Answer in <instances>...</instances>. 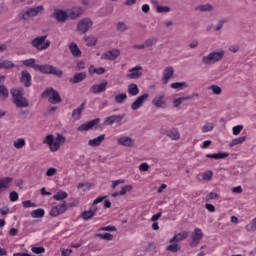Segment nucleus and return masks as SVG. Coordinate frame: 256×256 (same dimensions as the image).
Returning <instances> with one entry per match:
<instances>
[{
    "instance_id": "1",
    "label": "nucleus",
    "mask_w": 256,
    "mask_h": 256,
    "mask_svg": "<svg viewBox=\"0 0 256 256\" xmlns=\"http://www.w3.org/2000/svg\"><path fill=\"white\" fill-rule=\"evenodd\" d=\"M66 141L67 138L61 134H57L56 137L53 134H49L43 139V144L48 145L52 153H57L61 149V145H65Z\"/></svg>"
},
{
    "instance_id": "2",
    "label": "nucleus",
    "mask_w": 256,
    "mask_h": 256,
    "mask_svg": "<svg viewBox=\"0 0 256 256\" xmlns=\"http://www.w3.org/2000/svg\"><path fill=\"white\" fill-rule=\"evenodd\" d=\"M225 57V50L220 49L216 51L210 52L208 55L202 57L203 65H215V63H219Z\"/></svg>"
},
{
    "instance_id": "3",
    "label": "nucleus",
    "mask_w": 256,
    "mask_h": 256,
    "mask_svg": "<svg viewBox=\"0 0 256 256\" xmlns=\"http://www.w3.org/2000/svg\"><path fill=\"white\" fill-rule=\"evenodd\" d=\"M43 13H45V7L43 5H39L36 7H30L26 11H23L20 14V17L23 21H29V19L37 17L38 15H43Z\"/></svg>"
},
{
    "instance_id": "4",
    "label": "nucleus",
    "mask_w": 256,
    "mask_h": 256,
    "mask_svg": "<svg viewBox=\"0 0 256 256\" xmlns=\"http://www.w3.org/2000/svg\"><path fill=\"white\" fill-rule=\"evenodd\" d=\"M35 71H39V73H43L44 75H55V77H63V71L59 68L53 67V65L45 64L34 66Z\"/></svg>"
},
{
    "instance_id": "5",
    "label": "nucleus",
    "mask_w": 256,
    "mask_h": 256,
    "mask_svg": "<svg viewBox=\"0 0 256 256\" xmlns=\"http://www.w3.org/2000/svg\"><path fill=\"white\" fill-rule=\"evenodd\" d=\"M30 45L37 51H46L48 47H51V41L47 39L46 35L38 36L30 42Z\"/></svg>"
},
{
    "instance_id": "6",
    "label": "nucleus",
    "mask_w": 256,
    "mask_h": 256,
    "mask_svg": "<svg viewBox=\"0 0 256 256\" xmlns=\"http://www.w3.org/2000/svg\"><path fill=\"white\" fill-rule=\"evenodd\" d=\"M44 99H48L49 103L52 105H57L61 103V95L59 92L53 88H48L42 93Z\"/></svg>"
},
{
    "instance_id": "7",
    "label": "nucleus",
    "mask_w": 256,
    "mask_h": 256,
    "mask_svg": "<svg viewBox=\"0 0 256 256\" xmlns=\"http://www.w3.org/2000/svg\"><path fill=\"white\" fill-rule=\"evenodd\" d=\"M152 105L153 107H156V109H167V107H169V102L165 100V92L157 94L152 99Z\"/></svg>"
},
{
    "instance_id": "8",
    "label": "nucleus",
    "mask_w": 256,
    "mask_h": 256,
    "mask_svg": "<svg viewBox=\"0 0 256 256\" xmlns=\"http://www.w3.org/2000/svg\"><path fill=\"white\" fill-rule=\"evenodd\" d=\"M93 27V20L91 18H83L77 23L76 30L78 33L85 34Z\"/></svg>"
},
{
    "instance_id": "9",
    "label": "nucleus",
    "mask_w": 256,
    "mask_h": 256,
    "mask_svg": "<svg viewBox=\"0 0 256 256\" xmlns=\"http://www.w3.org/2000/svg\"><path fill=\"white\" fill-rule=\"evenodd\" d=\"M192 242H190V247H197L203 239V231L201 228H195L191 235Z\"/></svg>"
},
{
    "instance_id": "10",
    "label": "nucleus",
    "mask_w": 256,
    "mask_h": 256,
    "mask_svg": "<svg viewBox=\"0 0 256 256\" xmlns=\"http://www.w3.org/2000/svg\"><path fill=\"white\" fill-rule=\"evenodd\" d=\"M143 76V67L141 65H137L128 70V74L126 77L128 79H139Z\"/></svg>"
},
{
    "instance_id": "11",
    "label": "nucleus",
    "mask_w": 256,
    "mask_h": 256,
    "mask_svg": "<svg viewBox=\"0 0 256 256\" xmlns=\"http://www.w3.org/2000/svg\"><path fill=\"white\" fill-rule=\"evenodd\" d=\"M100 121H101V119H99V118L88 121V122L80 125L77 128V131H80V133H83L84 131H91V129H93V127H95L96 125H99Z\"/></svg>"
},
{
    "instance_id": "12",
    "label": "nucleus",
    "mask_w": 256,
    "mask_h": 256,
    "mask_svg": "<svg viewBox=\"0 0 256 256\" xmlns=\"http://www.w3.org/2000/svg\"><path fill=\"white\" fill-rule=\"evenodd\" d=\"M149 99V94L145 93L141 96H139L132 104L131 109L132 111H137V109H141L143 107V103Z\"/></svg>"
},
{
    "instance_id": "13",
    "label": "nucleus",
    "mask_w": 256,
    "mask_h": 256,
    "mask_svg": "<svg viewBox=\"0 0 256 256\" xmlns=\"http://www.w3.org/2000/svg\"><path fill=\"white\" fill-rule=\"evenodd\" d=\"M121 55V51L119 49H112L107 51L101 56V59H105L106 61H115Z\"/></svg>"
},
{
    "instance_id": "14",
    "label": "nucleus",
    "mask_w": 256,
    "mask_h": 256,
    "mask_svg": "<svg viewBox=\"0 0 256 256\" xmlns=\"http://www.w3.org/2000/svg\"><path fill=\"white\" fill-rule=\"evenodd\" d=\"M107 80L102 81L100 84H94L90 91L91 93H94V95H99V93H103L104 91H107Z\"/></svg>"
},
{
    "instance_id": "15",
    "label": "nucleus",
    "mask_w": 256,
    "mask_h": 256,
    "mask_svg": "<svg viewBox=\"0 0 256 256\" xmlns=\"http://www.w3.org/2000/svg\"><path fill=\"white\" fill-rule=\"evenodd\" d=\"M125 117V114L111 115L104 119V125H113L115 123H121Z\"/></svg>"
},
{
    "instance_id": "16",
    "label": "nucleus",
    "mask_w": 256,
    "mask_h": 256,
    "mask_svg": "<svg viewBox=\"0 0 256 256\" xmlns=\"http://www.w3.org/2000/svg\"><path fill=\"white\" fill-rule=\"evenodd\" d=\"M117 144L122 147H133L135 140L129 136H121L117 139Z\"/></svg>"
},
{
    "instance_id": "17",
    "label": "nucleus",
    "mask_w": 256,
    "mask_h": 256,
    "mask_svg": "<svg viewBox=\"0 0 256 256\" xmlns=\"http://www.w3.org/2000/svg\"><path fill=\"white\" fill-rule=\"evenodd\" d=\"M65 211H67V204L63 203L61 205L53 207L50 211V215L51 217H59V215H63Z\"/></svg>"
},
{
    "instance_id": "18",
    "label": "nucleus",
    "mask_w": 256,
    "mask_h": 256,
    "mask_svg": "<svg viewBox=\"0 0 256 256\" xmlns=\"http://www.w3.org/2000/svg\"><path fill=\"white\" fill-rule=\"evenodd\" d=\"M173 73H175V70L173 67L169 66L166 67L163 71V76H162V83L164 85H167L169 83V80L172 79Z\"/></svg>"
},
{
    "instance_id": "19",
    "label": "nucleus",
    "mask_w": 256,
    "mask_h": 256,
    "mask_svg": "<svg viewBox=\"0 0 256 256\" xmlns=\"http://www.w3.org/2000/svg\"><path fill=\"white\" fill-rule=\"evenodd\" d=\"M97 211V206H93L89 210L82 212L81 217L84 221H89L93 219L94 215H97Z\"/></svg>"
},
{
    "instance_id": "20",
    "label": "nucleus",
    "mask_w": 256,
    "mask_h": 256,
    "mask_svg": "<svg viewBox=\"0 0 256 256\" xmlns=\"http://www.w3.org/2000/svg\"><path fill=\"white\" fill-rule=\"evenodd\" d=\"M31 73L27 70L21 72L20 82L24 84L25 87H31Z\"/></svg>"
},
{
    "instance_id": "21",
    "label": "nucleus",
    "mask_w": 256,
    "mask_h": 256,
    "mask_svg": "<svg viewBox=\"0 0 256 256\" xmlns=\"http://www.w3.org/2000/svg\"><path fill=\"white\" fill-rule=\"evenodd\" d=\"M189 237V232L183 231L173 236L172 239L169 240V243H181V241H185V238Z\"/></svg>"
},
{
    "instance_id": "22",
    "label": "nucleus",
    "mask_w": 256,
    "mask_h": 256,
    "mask_svg": "<svg viewBox=\"0 0 256 256\" xmlns=\"http://www.w3.org/2000/svg\"><path fill=\"white\" fill-rule=\"evenodd\" d=\"M105 141V134H101L100 136L90 139L88 141V145L89 147H99V145H101V143H103Z\"/></svg>"
},
{
    "instance_id": "23",
    "label": "nucleus",
    "mask_w": 256,
    "mask_h": 256,
    "mask_svg": "<svg viewBox=\"0 0 256 256\" xmlns=\"http://www.w3.org/2000/svg\"><path fill=\"white\" fill-rule=\"evenodd\" d=\"M68 49L74 57H81L82 52L77 43L71 42L68 46Z\"/></svg>"
},
{
    "instance_id": "24",
    "label": "nucleus",
    "mask_w": 256,
    "mask_h": 256,
    "mask_svg": "<svg viewBox=\"0 0 256 256\" xmlns=\"http://www.w3.org/2000/svg\"><path fill=\"white\" fill-rule=\"evenodd\" d=\"M12 181H13V179L10 177L1 178L0 179V193H2V191L9 189Z\"/></svg>"
},
{
    "instance_id": "25",
    "label": "nucleus",
    "mask_w": 256,
    "mask_h": 256,
    "mask_svg": "<svg viewBox=\"0 0 256 256\" xmlns=\"http://www.w3.org/2000/svg\"><path fill=\"white\" fill-rule=\"evenodd\" d=\"M54 17L56 20H58L59 23H64V21H66L67 17L69 16L67 15V12L63 10H55Z\"/></svg>"
},
{
    "instance_id": "26",
    "label": "nucleus",
    "mask_w": 256,
    "mask_h": 256,
    "mask_svg": "<svg viewBox=\"0 0 256 256\" xmlns=\"http://www.w3.org/2000/svg\"><path fill=\"white\" fill-rule=\"evenodd\" d=\"M14 105L20 109H25L29 107V101L25 97L22 96V98H18L13 101Z\"/></svg>"
},
{
    "instance_id": "27",
    "label": "nucleus",
    "mask_w": 256,
    "mask_h": 256,
    "mask_svg": "<svg viewBox=\"0 0 256 256\" xmlns=\"http://www.w3.org/2000/svg\"><path fill=\"white\" fill-rule=\"evenodd\" d=\"M83 109H85V104H81L78 108L72 111V119H74V121H79V119H81Z\"/></svg>"
},
{
    "instance_id": "28",
    "label": "nucleus",
    "mask_w": 256,
    "mask_h": 256,
    "mask_svg": "<svg viewBox=\"0 0 256 256\" xmlns=\"http://www.w3.org/2000/svg\"><path fill=\"white\" fill-rule=\"evenodd\" d=\"M11 95L13 101H16L17 99H21L25 95V92H23V88H13L11 89Z\"/></svg>"
},
{
    "instance_id": "29",
    "label": "nucleus",
    "mask_w": 256,
    "mask_h": 256,
    "mask_svg": "<svg viewBox=\"0 0 256 256\" xmlns=\"http://www.w3.org/2000/svg\"><path fill=\"white\" fill-rule=\"evenodd\" d=\"M87 77L85 72L76 73L73 78L70 79V83L77 84L81 83Z\"/></svg>"
},
{
    "instance_id": "30",
    "label": "nucleus",
    "mask_w": 256,
    "mask_h": 256,
    "mask_svg": "<svg viewBox=\"0 0 256 256\" xmlns=\"http://www.w3.org/2000/svg\"><path fill=\"white\" fill-rule=\"evenodd\" d=\"M167 137H170L172 141H179L181 139V134L179 133V130L173 129L166 132Z\"/></svg>"
},
{
    "instance_id": "31",
    "label": "nucleus",
    "mask_w": 256,
    "mask_h": 256,
    "mask_svg": "<svg viewBox=\"0 0 256 256\" xmlns=\"http://www.w3.org/2000/svg\"><path fill=\"white\" fill-rule=\"evenodd\" d=\"M206 157L208 159H227L229 157V153L227 152H220V153H214V154H207Z\"/></svg>"
},
{
    "instance_id": "32",
    "label": "nucleus",
    "mask_w": 256,
    "mask_h": 256,
    "mask_svg": "<svg viewBox=\"0 0 256 256\" xmlns=\"http://www.w3.org/2000/svg\"><path fill=\"white\" fill-rule=\"evenodd\" d=\"M83 8L81 7H75L70 12V18L71 19H78V17H81L83 15Z\"/></svg>"
},
{
    "instance_id": "33",
    "label": "nucleus",
    "mask_w": 256,
    "mask_h": 256,
    "mask_svg": "<svg viewBox=\"0 0 256 256\" xmlns=\"http://www.w3.org/2000/svg\"><path fill=\"white\" fill-rule=\"evenodd\" d=\"M189 99H191V96H184V97H180V98H175L172 101V105L175 108L180 107L181 105H183L184 101H189Z\"/></svg>"
},
{
    "instance_id": "34",
    "label": "nucleus",
    "mask_w": 256,
    "mask_h": 256,
    "mask_svg": "<svg viewBox=\"0 0 256 256\" xmlns=\"http://www.w3.org/2000/svg\"><path fill=\"white\" fill-rule=\"evenodd\" d=\"M213 179V171H207L197 176L198 181H211Z\"/></svg>"
},
{
    "instance_id": "35",
    "label": "nucleus",
    "mask_w": 256,
    "mask_h": 256,
    "mask_svg": "<svg viewBox=\"0 0 256 256\" xmlns=\"http://www.w3.org/2000/svg\"><path fill=\"white\" fill-rule=\"evenodd\" d=\"M128 93L132 97L139 95V86H137V84H135V83L129 84L128 85Z\"/></svg>"
},
{
    "instance_id": "36",
    "label": "nucleus",
    "mask_w": 256,
    "mask_h": 256,
    "mask_svg": "<svg viewBox=\"0 0 256 256\" xmlns=\"http://www.w3.org/2000/svg\"><path fill=\"white\" fill-rule=\"evenodd\" d=\"M84 41L87 47H95V45H97V37L95 36H85Z\"/></svg>"
},
{
    "instance_id": "37",
    "label": "nucleus",
    "mask_w": 256,
    "mask_h": 256,
    "mask_svg": "<svg viewBox=\"0 0 256 256\" xmlns=\"http://www.w3.org/2000/svg\"><path fill=\"white\" fill-rule=\"evenodd\" d=\"M247 141V136H242L238 138H234L230 144L229 147H235V145H242V143H245Z\"/></svg>"
},
{
    "instance_id": "38",
    "label": "nucleus",
    "mask_w": 256,
    "mask_h": 256,
    "mask_svg": "<svg viewBox=\"0 0 256 256\" xmlns=\"http://www.w3.org/2000/svg\"><path fill=\"white\" fill-rule=\"evenodd\" d=\"M245 230L248 231V233H255L256 231V217L253 218L246 226Z\"/></svg>"
},
{
    "instance_id": "39",
    "label": "nucleus",
    "mask_w": 256,
    "mask_h": 256,
    "mask_svg": "<svg viewBox=\"0 0 256 256\" xmlns=\"http://www.w3.org/2000/svg\"><path fill=\"white\" fill-rule=\"evenodd\" d=\"M90 75H103V73H105V68L103 67H99V68H95V66H90L88 69Z\"/></svg>"
},
{
    "instance_id": "40",
    "label": "nucleus",
    "mask_w": 256,
    "mask_h": 256,
    "mask_svg": "<svg viewBox=\"0 0 256 256\" xmlns=\"http://www.w3.org/2000/svg\"><path fill=\"white\" fill-rule=\"evenodd\" d=\"M31 217H33V219H41V217H45V210L41 208L33 210L31 212Z\"/></svg>"
},
{
    "instance_id": "41",
    "label": "nucleus",
    "mask_w": 256,
    "mask_h": 256,
    "mask_svg": "<svg viewBox=\"0 0 256 256\" xmlns=\"http://www.w3.org/2000/svg\"><path fill=\"white\" fill-rule=\"evenodd\" d=\"M25 145H27V142L24 138H18L13 142V146L15 147V149H23Z\"/></svg>"
},
{
    "instance_id": "42",
    "label": "nucleus",
    "mask_w": 256,
    "mask_h": 256,
    "mask_svg": "<svg viewBox=\"0 0 256 256\" xmlns=\"http://www.w3.org/2000/svg\"><path fill=\"white\" fill-rule=\"evenodd\" d=\"M115 103H118V105L123 104L125 101H127V94L126 93H120L117 94L114 97Z\"/></svg>"
},
{
    "instance_id": "43",
    "label": "nucleus",
    "mask_w": 256,
    "mask_h": 256,
    "mask_svg": "<svg viewBox=\"0 0 256 256\" xmlns=\"http://www.w3.org/2000/svg\"><path fill=\"white\" fill-rule=\"evenodd\" d=\"M15 64L11 60H3L0 62V69H13Z\"/></svg>"
},
{
    "instance_id": "44",
    "label": "nucleus",
    "mask_w": 256,
    "mask_h": 256,
    "mask_svg": "<svg viewBox=\"0 0 256 256\" xmlns=\"http://www.w3.org/2000/svg\"><path fill=\"white\" fill-rule=\"evenodd\" d=\"M116 29L117 31H119V33H125V31L129 30V25H127V23L125 22H118L116 25Z\"/></svg>"
},
{
    "instance_id": "45",
    "label": "nucleus",
    "mask_w": 256,
    "mask_h": 256,
    "mask_svg": "<svg viewBox=\"0 0 256 256\" xmlns=\"http://www.w3.org/2000/svg\"><path fill=\"white\" fill-rule=\"evenodd\" d=\"M53 199L55 201H63V199H67V192L65 191H58L54 196Z\"/></svg>"
},
{
    "instance_id": "46",
    "label": "nucleus",
    "mask_w": 256,
    "mask_h": 256,
    "mask_svg": "<svg viewBox=\"0 0 256 256\" xmlns=\"http://www.w3.org/2000/svg\"><path fill=\"white\" fill-rule=\"evenodd\" d=\"M172 89H177L178 91H181L182 89H185L187 87V83L185 82H174L170 85Z\"/></svg>"
},
{
    "instance_id": "47",
    "label": "nucleus",
    "mask_w": 256,
    "mask_h": 256,
    "mask_svg": "<svg viewBox=\"0 0 256 256\" xmlns=\"http://www.w3.org/2000/svg\"><path fill=\"white\" fill-rule=\"evenodd\" d=\"M22 63L26 67H32V69H34V71H35V67H37L39 65V64H35V59L34 58L23 60Z\"/></svg>"
},
{
    "instance_id": "48",
    "label": "nucleus",
    "mask_w": 256,
    "mask_h": 256,
    "mask_svg": "<svg viewBox=\"0 0 256 256\" xmlns=\"http://www.w3.org/2000/svg\"><path fill=\"white\" fill-rule=\"evenodd\" d=\"M181 247H179V244L177 242L170 243V245L167 246L166 250L170 251L171 253H177Z\"/></svg>"
},
{
    "instance_id": "49",
    "label": "nucleus",
    "mask_w": 256,
    "mask_h": 256,
    "mask_svg": "<svg viewBox=\"0 0 256 256\" xmlns=\"http://www.w3.org/2000/svg\"><path fill=\"white\" fill-rule=\"evenodd\" d=\"M93 187L92 183L86 182V183H79L77 185V189H82V191H89Z\"/></svg>"
},
{
    "instance_id": "50",
    "label": "nucleus",
    "mask_w": 256,
    "mask_h": 256,
    "mask_svg": "<svg viewBox=\"0 0 256 256\" xmlns=\"http://www.w3.org/2000/svg\"><path fill=\"white\" fill-rule=\"evenodd\" d=\"M151 45H155L154 40H148V41L145 42V44L134 45L133 48L134 49H144L146 47H151Z\"/></svg>"
},
{
    "instance_id": "51",
    "label": "nucleus",
    "mask_w": 256,
    "mask_h": 256,
    "mask_svg": "<svg viewBox=\"0 0 256 256\" xmlns=\"http://www.w3.org/2000/svg\"><path fill=\"white\" fill-rule=\"evenodd\" d=\"M208 89L212 91L213 95H221L223 93V89L217 85H211Z\"/></svg>"
},
{
    "instance_id": "52",
    "label": "nucleus",
    "mask_w": 256,
    "mask_h": 256,
    "mask_svg": "<svg viewBox=\"0 0 256 256\" xmlns=\"http://www.w3.org/2000/svg\"><path fill=\"white\" fill-rule=\"evenodd\" d=\"M0 96H2L3 99L9 97V89H7L5 85H0Z\"/></svg>"
},
{
    "instance_id": "53",
    "label": "nucleus",
    "mask_w": 256,
    "mask_h": 256,
    "mask_svg": "<svg viewBox=\"0 0 256 256\" xmlns=\"http://www.w3.org/2000/svg\"><path fill=\"white\" fill-rule=\"evenodd\" d=\"M198 11H213V5L202 4L196 8Z\"/></svg>"
},
{
    "instance_id": "54",
    "label": "nucleus",
    "mask_w": 256,
    "mask_h": 256,
    "mask_svg": "<svg viewBox=\"0 0 256 256\" xmlns=\"http://www.w3.org/2000/svg\"><path fill=\"white\" fill-rule=\"evenodd\" d=\"M133 191V186L132 185H126L122 187L121 191L119 192L120 196L127 195V193Z\"/></svg>"
},
{
    "instance_id": "55",
    "label": "nucleus",
    "mask_w": 256,
    "mask_h": 256,
    "mask_svg": "<svg viewBox=\"0 0 256 256\" xmlns=\"http://www.w3.org/2000/svg\"><path fill=\"white\" fill-rule=\"evenodd\" d=\"M99 239H104V241H113V235L111 233L97 234Z\"/></svg>"
},
{
    "instance_id": "56",
    "label": "nucleus",
    "mask_w": 256,
    "mask_h": 256,
    "mask_svg": "<svg viewBox=\"0 0 256 256\" xmlns=\"http://www.w3.org/2000/svg\"><path fill=\"white\" fill-rule=\"evenodd\" d=\"M213 123H206L203 127H202V133H209V131H213Z\"/></svg>"
},
{
    "instance_id": "57",
    "label": "nucleus",
    "mask_w": 256,
    "mask_h": 256,
    "mask_svg": "<svg viewBox=\"0 0 256 256\" xmlns=\"http://www.w3.org/2000/svg\"><path fill=\"white\" fill-rule=\"evenodd\" d=\"M156 11L157 13H169L171 8L169 6H157Z\"/></svg>"
},
{
    "instance_id": "58",
    "label": "nucleus",
    "mask_w": 256,
    "mask_h": 256,
    "mask_svg": "<svg viewBox=\"0 0 256 256\" xmlns=\"http://www.w3.org/2000/svg\"><path fill=\"white\" fill-rule=\"evenodd\" d=\"M243 131V125H237L232 128L233 135L237 136Z\"/></svg>"
},
{
    "instance_id": "59",
    "label": "nucleus",
    "mask_w": 256,
    "mask_h": 256,
    "mask_svg": "<svg viewBox=\"0 0 256 256\" xmlns=\"http://www.w3.org/2000/svg\"><path fill=\"white\" fill-rule=\"evenodd\" d=\"M213 199H219V194L215 193V192H210L207 196H206V201H213Z\"/></svg>"
},
{
    "instance_id": "60",
    "label": "nucleus",
    "mask_w": 256,
    "mask_h": 256,
    "mask_svg": "<svg viewBox=\"0 0 256 256\" xmlns=\"http://www.w3.org/2000/svg\"><path fill=\"white\" fill-rule=\"evenodd\" d=\"M32 253H35V255H41L45 251V248L43 247H32L31 249Z\"/></svg>"
},
{
    "instance_id": "61",
    "label": "nucleus",
    "mask_w": 256,
    "mask_h": 256,
    "mask_svg": "<svg viewBox=\"0 0 256 256\" xmlns=\"http://www.w3.org/2000/svg\"><path fill=\"white\" fill-rule=\"evenodd\" d=\"M9 199H10V201H12V202H15V201H18L19 200V194H17V192H11L10 194H9Z\"/></svg>"
},
{
    "instance_id": "62",
    "label": "nucleus",
    "mask_w": 256,
    "mask_h": 256,
    "mask_svg": "<svg viewBox=\"0 0 256 256\" xmlns=\"http://www.w3.org/2000/svg\"><path fill=\"white\" fill-rule=\"evenodd\" d=\"M54 175H57V169H55V168H49V169L46 171V176H47V177H53Z\"/></svg>"
},
{
    "instance_id": "63",
    "label": "nucleus",
    "mask_w": 256,
    "mask_h": 256,
    "mask_svg": "<svg viewBox=\"0 0 256 256\" xmlns=\"http://www.w3.org/2000/svg\"><path fill=\"white\" fill-rule=\"evenodd\" d=\"M100 231H117V227H115V226H106V227L100 228Z\"/></svg>"
},
{
    "instance_id": "64",
    "label": "nucleus",
    "mask_w": 256,
    "mask_h": 256,
    "mask_svg": "<svg viewBox=\"0 0 256 256\" xmlns=\"http://www.w3.org/2000/svg\"><path fill=\"white\" fill-rule=\"evenodd\" d=\"M140 171H149V164L147 163H141L139 166Z\"/></svg>"
}]
</instances>
